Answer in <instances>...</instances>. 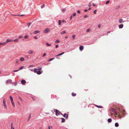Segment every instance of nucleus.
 Returning <instances> with one entry per match:
<instances>
[{
    "instance_id": "nucleus-1",
    "label": "nucleus",
    "mask_w": 129,
    "mask_h": 129,
    "mask_svg": "<svg viewBox=\"0 0 129 129\" xmlns=\"http://www.w3.org/2000/svg\"><path fill=\"white\" fill-rule=\"evenodd\" d=\"M119 112L115 113V114L116 115L118 116H123L125 114V111L124 110H122L121 111H119Z\"/></svg>"
},
{
    "instance_id": "nucleus-2",
    "label": "nucleus",
    "mask_w": 129,
    "mask_h": 129,
    "mask_svg": "<svg viewBox=\"0 0 129 129\" xmlns=\"http://www.w3.org/2000/svg\"><path fill=\"white\" fill-rule=\"evenodd\" d=\"M53 111L55 112V114L57 116L60 114H62L60 112L58 111L57 109H54Z\"/></svg>"
},
{
    "instance_id": "nucleus-3",
    "label": "nucleus",
    "mask_w": 129,
    "mask_h": 129,
    "mask_svg": "<svg viewBox=\"0 0 129 129\" xmlns=\"http://www.w3.org/2000/svg\"><path fill=\"white\" fill-rule=\"evenodd\" d=\"M50 31V29L49 28H46L44 31V33L45 34L47 33Z\"/></svg>"
},
{
    "instance_id": "nucleus-4",
    "label": "nucleus",
    "mask_w": 129,
    "mask_h": 129,
    "mask_svg": "<svg viewBox=\"0 0 129 129\" xmlns=\"http://www.w3.org/2000/svg\"><path fill=\"white\" fill-rule=\"evenodd\" d=\"M13 41V40L11 39H8L6 41V42H5V43L6 44L7 43L12 42Z\"/></svg>"
},
{
    "instance_id": "nucleus-5",
    "label": "nucleus",
    "mask_w": 129,
    "mask_h": 129,
    "mask_svg": "<svg viewBox=\"0 0 129 129\" xmlns=\"http://www.w3.org/2000/svg\"><path fill=\"white\" fill-rule=\"evenodd\" d=\"M12 82V81L11 80L9 79L7 80L6 81V84H8V83H11Z\"/></svg>"
},
{
    "instance_id": "nucleus-6",
    "label": "nucleus",
    "mask_w": 129,
    "mask_h": 129,
    "mask_svg": "<svg viewBox=\"0 0 129 129\" xmlns=\"http://www.w3.org/2000/svg\"><path fill=\"white\" fill-rule=\"evenodd\" d=\"M28 53L29 54H32L34 53V52L33 50H30L28 51Z\"/></svg>"
},
{
    "instance_id": "nucleus-7",
    "label": "nucleus",
    "mask_w": 129,
    "mask_h": 129,
    "mask_svg": "<svg viewBox=\"0 0 129 129\" xmlns=\"http://www.w3.org/2000/svg\"><path fill=\"white\" fill-rule=\"evenodd\" d=\"M79 49L80 51H82L83 49V46H81L79 47Z\"/></svg>"
},
{
    "instance_id": "nucleus-8",
    "label": "nucleus",
    "mask_w": 129,
    "mask_h": 129,
    "mask_svg": "<svg viewBox=\"0 0 129 129\" xmlns=\"http://www.w3.org/2000/svg\"><path fill=\"white\" fill-rule=\"evenodd\" d=\"M21 83L22 84H24L26 83V81L25 80H23L21 81Z\"/></svg>"
},
{
    "instance_id": "nucleus-9",
    "label": "nucleus",
    "mask_w": 129,
    "mask_h": 129,
    "mask_svg": "<svg viewBox=\"0 0 129 129\" xmlns=\"http://www.w3.org/2000/svg\"><path fill=\"white\" fill-rule=\"evenodd\" d=\"M63 117H65L67 119L68 118V115L67 114L65 113L63 115Z\"/></svg>"
},
{
    "instance_id": "nucleus-10",
    "label": "nucleus",
    "mask_w": 129,
    "mask_h": 129,
    "mask_svg": "<svg viewBox=\"0 0 129 129\" xmlns=\"http://www.w3.org/2000/svg\"><path fill=\"white\" fill-rule=\"evenodd\" d=\"M40 32V31H39L38 30H36V31H35L33 32V33L34 34H37V33H39Z\"/></svg>"
},
{
    "instance_id": "nucleus-11",
    "label": "nucleus",
    "mask_w": 129,
    "mask_h": 129,
    "mask_svg": "<svg viewBox=\"0 0 129 129\" xmlns=\"http://www.w3.org/2000/svg\"><path fill=\"white\" fill-rule=\"evenodd\" d=\"M125 21H123V20L122 19H120L119 20V23H121L123 22H124Z\"/></svg>"
},
{
    "instance_id": "nucleus-12",
    "label": "nucleus",
    "mask_w": 129,
    "mask_h": 129,
    "mask_svg": "<svg viewBox=\"0 0 129 129\" xmlns=\"http://www.w3.org/2000/svg\"><path fill=\"white\" fill-rule=\"evenodd\" d=\"M123 27V24H120L119 25V28H121Z\"/></svg>"
},
{
    "instance_id": "nucleus-13",
    "label": "nucleus",
    "mask_w": 129,
    "mask_h": 129,
    "mask_svg": "<svg viewBox=\"0 0 129 129\" xmlns=\"http://www.w3.org/2000/svg\"><path fill=\"white\" fill-rule=\"evenodd\" d=\"M6 45L5 42L3 43H0V46H1L5 45Z\"/></svg>"
},
{
    "instance_id": "nucleus-14",
    "label": "nucleus",
    "mask_w": 129,
    "mask_h": 129,
    "mask_svg": "<svg viewBox=\"0 0 129 129\" xmlns=\"http://www.w3.org/2000/svg\"><path fill=\"white\" fill-rule=\"evenodd\" d=\"M19 40V39L18 38L17 39L14 40H13V41L15 42H18Z\"/></svg>"
},
{
    "instance_id": "nucleus-15",
    "label": "nucleus",
    "mask_w": 129,
    "mask_h": 129,
    "mask_svg": "<svg viewBox=\"0 0 129 129\" xmlns=\"http://www.w3.org/2000/svg\"><path fill=\"white\" fill-rule=\"evenodd\" d=\"M42 72H41L40 71H38L37 72V74L38 75H40V74L42 73Z\"/></svg>"
},
{
    "instance_id": "nucleus-16",
    "label": "nucleus",
    "mask_w": 129,
    "mask_h": 129,
    "mask_svg": "<svg viewBox=\"0 0 129 129\" xmlns=\"http://www.w3.org/2000/svg\"><path fill=\"white\" fill-rule=\"evenodd\" d=\"M112 120L110 118L108 119V121L109 123H110L112 122Z\"/></svg>"
},
{
    "instance_id": "nucleus-17",
    "label": "nucleus",
    "mask_w": 129,
    "mask_h": 129,
    "mask_svg": "<svg viewBox=\"0 0 129 129\" xmlns=\"http://www.w3.org/2000/svg\"><path fill=\"white\" fill-rule=\"evenodd\" d=\"M66 33V32L65 31H63L60 33L61 35H63Z\"/></svg>"
},
{
    "instance_id": "nucleus-18",
    "label": "nucleus",
    "mask_w": 129,
    "mask_h": 129,
    "mask_svg": "<svg viewBox=\"0 0 129 129\" xmlns=\"http://www.w3.org/2000/svg\"><path fill=\"white\" fill-rule=\"evenodd\" d=\"M24 60V59L23 57L21 58L20 59V61H23Z\"/></svg>"
},
{
    "instance_id": "nucleus-19",
    "label": "nucleus",
    "mask_w": 129,
    "mask_h": 129,
    "mask_svg": "<svg viewBox=\"0 0 129 129\" xmlns=\"http://www.w3.org/2000/svg\"><path fill=\"white\" fill-rule=\"evenodd\" d=\"M64 53V52H63L60 54H59L57 55H56V56L57 57V56H60V55H62Z\"/></svg>"
},
{
    "instance_id": "nucleus-20",
    "label": "nucleus",
    "mask_w": 129,
    "mask_h": 129,
    "mask_svg": "<svg viewBox=\"0 0 129 129\" xmlns=\"http://www.w3.org/2000/svg\"><path fill=\"white\" fill-rule=\"evenodd\" d=\"M33 71L35 73H37L38 71V70L37 69L35 68L34 69Z\"/></svg>"
},
{
    "instance_id": "nucleus-21",
    "label": "nucleus",
    "mask_w": 129,
    "mask_h": 129,
    "mask_svg": "<svg viewBox=\"0 0 129 129\" xmlns=\"http://www.w3.org/2000/svg\"><path fill=\"white\" fill-rule=\"evenodd\" d=\"M11 102L12 104V106H13L14 107H15V104H14V102H13V101Z\"/></svg>"
},
{
    "instance_id": "nucleus-22",
    "label": "nucleus",
    "mask_w": 129,
    "mask_h": 129,
    "mask_svg": "<svg viewBox=\"0 0 129 129\" xmlns=\"http://www.w3.org/2000/svg\"><path fill=\"white\" fill-rule=\"evenodd\" d=\"M10 99L11 102L13 101V99L12 97L11 96H10Z\"/></svg>"
},
{
    "instance_id": "nucleus-23",
    "label": "nucleus",
    "mask_w": 129,
    "mask_h": 129,
    "mask_svg": "<svg viewBox=\"0 0 129 129\" xmlns=\"http://www.w3.org/2000/svg\"><path fill=\"white\" fill-rule=\"evenodd\" d=\"M61 119L62 120V121H61V122H65V119L63 118H61Z\"/></svg>"
},
{
    "instance_id": "nucleus-24",
    "label": "nucleus",
    "mask_w": 129,
    "mask_h": 129,
    "mask_svg": "<svg viewBox=\"0 0 129 129\" xmlns=\"http://www.w3.org/2000/svg\"><path fill=\"white\" fill-rule=\"evenodd\" d=\"M31 114H29V117H28V120H29L30 118L31 117Z\"/></svg>"
},
{
    "instance_id": "nucleus-25",
    "label": "nucleus",
    "mask_w": 129,
    "mask_h": 129,
    "mask_svg": "<svg viewBox=\"0 0 129 129\" xmlns=\"http://www.w3.org/2000/svg\"><path fill=\"white\" fill-rule=\"evenodd\" d=\"M115 126L116 127H118V126H119V125H118V123L116 122V123H115Z\"/></svg>"
},
{
    "instance_id": "nucleus-26",
    "label": "nucleus",
    "mask_w": 129,
    "mask_h": 129,
    "mask_svg": "<svg viewBox=\"0 0 129 129\" xmlns=\"http://www.w3.org/2000/svg\"><path fill=\"white\" fill-rule=\"evenodd\" d=\"M60 42L59 40H57L55 41V43H57Z\"/></svg>"
},
{
    "instance_id": "nucleus-27",
    "label": "nucleus",
    "mask_w": 129,
    "mask_h": 129,
    "mask_svg": "<svg viewBox=\"0 0 129 129\" xmlns=\"http://www.w3.org/2000/svg\"><path fill=\"white\" fill-rule=\"evenodd\" d=\"M19 61V60L18 59H16L15 60V62L16 63H17Z\"/></svg>"
},
{
    "instance_id": "nucleus-28",
    "label": "nucleus",
    "mask_w": 129,
    "mask_h": 129,
    "mask_svg": "<svg viewBox=\"0 0 129 129\" xmlns=\"http://www.w3.org/2000/svg\"><path fill=\"white\" fill-rule=\"evenodd\" d=\"M24 68L23 66H21L20 67L19 69V70H21Z\"/></svg>"
},
{
    "instance_id": "nucleus-29",
    "label": "nucleus",
    "mask_w": 129,
    "mask_h": 129,
    "mask_svg": "<svg viewBox=\"0 0 129 129\" xmlns=\"http://www.w3.org/2000/svg\"><path fill=\"white\" fill-rule=\"evenodd\" d=\"M61 23V21L60 20H59L58 22V25H60Z\"/></svg>"
},
{
    "instance_id": "nucleus-30",
    "label": "nucleus",
    "mask_w": 129,
    "mask_h": 129,
    "mask_svg": "<svg viewBox=\"0 0 129 129\" xmlns=\"http://www.w3.org/2000/svg\"><path fill=\"white\" fill-rule=\"evenodd\" d=\"M3 105L4 107L6 109L7 108V106L5 103L3 104Z\"/></svg>"
},
{
    "instance_id": "nucleus-31",
    "label": "nucleus",
    "mask_w": 129,
    "mask_h": 129,
    "mask_svg": "<svg viewBox=\"0 0 129 129\" xmlns=\"http://www.w3.org/2000/svg\"><path fill=\"white\" fill-rule=\"evenodd\" d=\"M65 11H66L65 9H62V11L63 13H64L65 12Z\"/></svg>"
},
{
    "instance_id": "nucleus-32",
    "label": "nucleus",
    "mask_w": 129,
    "mask_h": 129,
    "mask_svg": "<svg viewBox=\"0 0 129 129\" xmlns=\"http://www.w3.org/2000/svg\"><path fill=\"white\" fill-rule=\"evenodd\" d=\"M90 30L89 28H88L86 30V32H88L90 31Z\"/></svg>"
},
{
    "instance_id": "nucleus-33",
    "label": "nucleus",
    "mask_w": 129,
    "mask_h": 129,
    "mask_svg": "<svg viewBox=\"0 0 129 129\" xmlns=\"http://www.w3.org/2000/svg\"><path fill=\"white\" fill-rule=\"evenodd\" d=\"M109 2H110L109 1H107L106 2V3H105L106 4V5L108 4L109 3Z\"/></svg>"
},
{
    "instance_id": "nucleus-34",
    "label": "nucleus",
    "mask_w": 129,
    "mask_h": 129,
    "mask_svg": "<svg viewBox=\"0 0 129 129\" xmlns=\"http://www.w3.org/2000/svg\"><path fill=\"white\" fill-rule=\"evenodd\" d=\"M45 6V5L44 4H43L41 6V7L42 8H43Z\"/></svg>"
},
{
    "instance_id": "nucleus-35",
    "label": "nucleus",
    "mask_w": 129,
    "mask_h": 129,
    "mask_svg": "<svg viewBox=\"0 0 129 129\" xmlns=\"http://www.w3.org/2000/svg\"><path fill=\"white\" fill-rule=\"evenodd\" d=\"M72 95L73 96H75L76 95V94L75 93H72Z\"/></svg>"
},
{
    "instance_id": "nucleus-36",
    "label": "nucleus",
    "mask_w": 129,
    "mask_h": 129,
    "mask_svg": "<svg viewBox=\"0 0 129 129\" xmlns=\"http://www.w3.org/2000/svg\"><path fill=\"white\" fill-rule=\"evenodd\" d=\"M31 24V23H28L27 24V26L28 27H29V26H30V24Z\"/></svg>"
},
{
    "instance_id": "nucleus-37",
    "label": "nucleus",
    "mask_w": 129,
    "mask_h": 129,
    "mask_svg": "<svg viewBox=\"0 0 129 129\" xmlns=\"http://www.w3.org/2000/svg\"><path fill=\"white\" fill-rule=\"evenodd\" d=\"M28 36L27 35H26L24 37V38L25 39H27L28 38Z\"/></svg>"
},
{
    "instance_id": "nucleus-38",
    "label": "nucleus",
    "mask_w": 129,
    "mask_h": 129,
    "mask_svg": "<svg viewBox=\"0 0 129 129\" xmlns=\"http://www.w3.org/2000/svg\"><path fill=\"white\" fill-rule=\"evenodd\" d=\"M76 36L75 35H73L72 36V38L73 39H74L75 37Z\"/></svg>"
},
{
    "instance_id": "nucleus-39",
    "label": "nucleus",
    "mask_w": 129,
    "mask_h": 129,
    "mask_svg": "<svg viewBox=\"0 0 129 129\" xmlns=\"http://www.w3.org/2000/svg\"><path fill=\"white\" fill-rule=\"evenodd\" d=\"M46 45L48 46H51V44H48V43H46Z\"/></svg>"
},
{
    "instance_id": "nucleus-40",
    "label": "nucleus",
    "mask_w": 129,
    "mask_h": 129,
    "mask_svg": "<svg viewBox=\"0 0 129 129\" xmlns=\"http://www.w3.org/2000/svg\"><path fill=\"white\" fill-rule=\"evenodd\" d=\"M23 37V36H20L18 38L21 39V38H22Z\"/></svg>"
},
{
    "instance_id": "nucleus-41",
    "label": "nucleus",
    "mask_w": 129,
    "mask_h": 129,
    "mask_svg": "<svg viewBox=\"0 0 129 129\" xmlns=\"http://www.w3.org/2000/svg\"><path fill=\"white\" fill-rule=\"evenodd\" d=\"M76 13H73V14L72 16H73V17H74V16H76Z\"/></svg>"
},
{
    "instance_id": "nucleus-42",
    "label": "nucleus",
    "mask_w": 129,
    "mask_h": 129,
    "mask_svg": "<svg viewBox=\"0 0 129 129\" xmlns=\"http://www.w3.org/2000/svg\"><path fill=\"white\" fill-rule=\"evenodd\" d=\"M13 122H12L11 123V128H13Z\"/></svg>"
},
{
    "instance_id": "nucleus-43",
    "label": "nucleus",
    "mask_w": 129,
    "mask_h": 129,
    "mask_svg": "<svg viewBox=\"0 0 129 129\" xmlns=\"http://www.w3.org/2000/svg\"><path fill=\"white\" fill-rule=\"evenodd\" d=\"M101 25L100 24H99L98 25V27L99 28H100L101 27Z\"/></svg>"
},
{
    "instance_id": "nucleus-44",
    "label": "nucleus",
    "mask_w": 129,
    "mask_h": 129,
    "mask_svg": "<svg viewBox=\"0 0 129 129\" xmlns=\"http://www.w3.org/2000/svg\"><path fill=\"white\" fill-rule=\"evenodd\" d=\"M96 10H95L93 11V13L94 14H96Z\"/></svg>"
},
{
    "instance_id": "nucleus-45",
    "label": "nucleus",
    "mask_w": 129,
    "mask_h": 129,
    "mask_svg": "<svg viewBox=\"0 0 129 129\" xmlns=\"http://www.w3.org/2000/svg\"><path fill=\"white\" fill-rule=\"evenodd\" d=\"M24 15H18V16H24Z\"/></svg>"
},
{
    "instance_id": "nucleus-46",
    "label": "nucleus",
    "mask_w": 129,
    "mask_h": 129,
    "mask_svg": "<svg viewBox=\"0 0 129 129\" xmlns=\"http://www.w3.org/2000/svg\"><path fill=\"white\" fill-rule=\"evenodd\" d=\"M5 99H4L3 102V104L5 103Z\"/></svg>"
},
{
    "instance_id": "nucleus-47",
    "label": "nucleus",
    "mask_w": 129,
    "mask_h": 129,
    "mask_svg": "<svg viewBox=\"0 0 129 129\" xmlns=\"http://www.w3.org/2000/svg\"><path fill=\"white\" fill-rule=\"evenodd\" d=\"M91 2H90L89 4H88V6H89V7H90L91 6Z\"/></svg>"
},
{
    "instance_id": "nucleus-48",
    "label": "nucleus",
    "mask_w": 129,
    "mask_h": 129,
    "mask_svg": "<svg viewBox=\"0 0 129 129\" xmlns=\"http://www.w3.org/2000/svg\"><path fill=\"white\" fill-rule=\"evenodd\" d=\"M54 59V58H51L49 60V61H50L52 60H53V59Z\"/></svg>"
},
{
    "instance_id": "nucleus-49",
    "label": "nucleus",
    "mask_w": 129,
    "mask_h": 129,
    "mask_svg": "<svg viewBox=\"0 0 129 129\" xmlns=\"http://www.w3.org/2000/svg\"><path fill=\"white\" fill-rule=\"evenodd\" d=\"M97 107L99 108H102V106H97Z\"/></svg>"
},
{
    "instance_id": "nucleus-50",
    "label": "nucleus",
    "mask_w": 129,
    "mask_h": 129,
    "mask_svg": "<svg viewBox=\"0 0 129 129\" xmlns=\"http://www.w3.org/2000/svg\"><path fill=\"white\" fill-rule=\"evenodd\" d=\"M34 38L35 39H37L38 38V37L37 36H35L34 37Z\"/></svg>"
},
{
    "instance_id": "nucleus-51",
    "label": "nucleus",
    "mask_w": 129,
    "mask_h": 129,
    "mask_svg": "<svg viewBox=\"0 0 129 129\" xmlns=\"http://www.w3.org/2000/svg\"><path fill=\"white\" fill-rule=\"evenodd\" d=\"M19 70H15L13 71V72H18Z\"/></svg>"
},
{
    "instance_id": "nucleus-52",
    "label": "nucleus",
    "mask_w": 129,
    "mask_h": 129,
    "mask_svg": "<svg viewBox=\"0 0 129 129\" xmlns=\"http://www.w3.org/2000/svg\"><path fill=\"white\" fill-rule=\"evenodd\" d=\"M46 54L45 53H44L43 55V56L44 57L46 55Z\"/></svg>"
},
{
    "instance_id": "nucleus-53",
    "label": "nucleus",
    "mask_w": 129,
    "mask_h": 129,
    "mask_svg": "<svg viewBox=\"0 0 129 129\" xmlns=\"http://www.w3.org/2000/svg\"><path fill=\"white\" fill-rule=\"evenodd\" d=\"M88 17L86 15H85L84 16V18H86L87 17Z\"/></svg>"
},
{
    "instance_id": "nucleus-54",
    "label": "nucleus",
    "mask_w": 129,
    "mask_h": 129,
    "mask_svg": "<svg viewBox=\"0 0 129 129\" xmlns=\"http://www.w3.org/2000/svg\"><path fill=\"white\" fill-rule=\"evenodd\" d=\"M37 69H38V70H39V71H40V70H41V68H39Z\"/></svg>"
},
{
    "instance_id": "nucleus-55",
    "label": "nucleus",
    "mask_w": 129,
    "mask_h": 129,
    "mask_svg": "<svg viewBox=\"0 0 129 129\" xmlns=\"http://www.w3.org/2000/svg\"><path fill=\"white\" fill-rule=\"evenodd\" d=\"M18 15H13V14H12L11 15L12 16H18Z\"/></svg>"
},
{
    "instance_id": "nucleus-56",
    "label": "nucleus",
    "mask_w": 129,
    "mask_h": 129,
    "mask_svg": "<svg viewBox=\"0 0 129 129\" xmlns=\"http://www.w3.org/2000/svg\"><path fill=\"white\" fill-rule=\"evenodd\" d=\"M77 13H80V12L79 10H78L77 11Z\"/></svg>"
},
{
    "instance_id": "nucleus-57",
    "label": "nucleus",
    "mask_w": 129,
    "mask_h": 129,
    "mask_svg": "<svg viewBox=\"0 0 129 129\" xmlns=\"http://www.w3.org/2000/svg\"><path fill=\"white\" fill-rule=\"evenodd\" d=\"M14 84L15 86H16L17 84V83L16 82H15Z\"/></svg>"
},
{
    "instance_id": "nucleus-58",
    "label": "nucleus",
    "mask_w": 129,
    "mask_h": 129,
    "mask_svg": "<svg viewBox=\"0 0 129 129\" xmlns=\"http://www.w3.org/2000/svg\"><path fill=\"white\" fill-rule=\"evenodd\" d=\"M58 47V45H56V46H55V48H57V47Z\"/></svg>"
},
{
    "instance_id": "nucleus-59",
    "label": "nucleus",
    "mask_w": 129,
    "mask_h": 129,
    "mask_svg": "<svg viewBox=\"0 0 129 129\" xmlns=\"http://www.w3.org/2000/svg\"><path fill=\"white\" fill-rule=\"evenodd\" d=\"M72 15L70 17V19L71 20L72 18Z\"/></svg>"
},
{
    "instance_id": "nucleus-60",
    "label": "nucleus",
    "mask_w": 129,
    "mask_h": 129,
    "mask_svg": "<svg viewBox=\"0 0 129 129\" xmlns=\"http://www.w3.org/2000/svg\"><path fill=\"white\" fill-rule=\"evenodd\" d=\"M87 9H85L84 10V11L85 12H86L87 11Z\"/></svg>"
},
{
    "instance_id": "nucleus-61",
    "label": "nucleus",
    "mask_w": 129,
    "mask_h": 129,
    "mask_svg": "<svg viewBox=\"0 0 129 129\" xmlns=\"http://www.w3.org/2000/svg\"><path fill=\"white\" fill-rule=\"evenodd\" d=\"M93 5L94 6H96L95 4H93Z\"/></svg>"
},
{
    "instance_id": "nucleus-62",
    "label": "nucleus",
    "mask_w": 129,
    "mask_h": 129,
    "mask_svg": "<svg viewBox=\"0 0 129 129\" xmlns=\"http://www.w3.org/2000/svg\"><path fill=\"white\" fill-rule=\"evenodd\" d=\"M32 66H31V65H30V66L28 67V68H30L31 67H32Z\"/></svg>"
},
{
    "instance_id": "nucleus-63",
    "label": "nucleus",
    "mask_w": 129,
    "mask_h": 129,
    "mask_svg": "<svg viewBox=\"0 0 129 129\" xmlns=\"http://www.w3.org/2000/svg\"><path fill=\"white\" fill-rule=\"evenodd\" d=\"M48 129H50V126H48Z\"/></svg>"
},
{
    "instance_id": "nucleus-64",
    "label": "nucleus",
    "mask_w": 129,
    "mask_h": 129,
    "mask_svg": "<svg viewBox=\"0 0 129 129\" xmlns=\"http://www.w3.org/2000/svg\"><path fill=\"white\" fill-rule=\"evenodd\" d=\"M29 70L32 71H33V70L32 69H29Z\"/></svg>"
}]
</instances>
